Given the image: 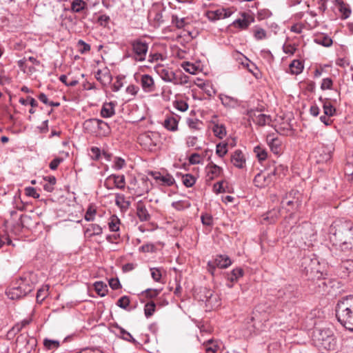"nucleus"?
<instances>
[{
    "instance_id": "2f4dec72",
    "label": "nucleus",
    "mask_w": 353,
    "mask_h": 353,
    "mask_svg": "<svg viewBox=\"0 0 353 353\" xmlns=\"http://www.w3.org/2000/svg\"><path fill=\"white\" fill-rule=\"evenodd\" d=\"M253 121L257 125L263 126L265 125H269L272 119L270 116L259 112L257 115H255Z\"/></svg>"
},
{
    "instance_id": "0eeeda50",
    "label": "nucleus",
    "mask_w": 353,
    "mask_h": 353,
    "mask_svg": "<svg viewBox=\"0 0 353 353\" xmlns=\"http://www.w3.org/2000/svg\"><path fill=\"white\" fill-rule=\"evenodd\" d=\"M303 265L309 279H319L322 276L320 263L317 259L306 257L303 260Z\"/></svg>"
},
{
    "instance_id": "b1692460",
    "label": "nucleus",
    "mask_w": 353,
    "mask_h": 353,
    "mask_svg": "<svg viewBox=\"0 0 353 353\" xmlns=\"http://www.w3.org/2000/svg\"><path fill=\"white\" fill-rule=\"evenodd\" d=\"M115 204L121 211L125 212L130 206V201L128 200L124 194L117 193L115 194Z\"/></svg>"
},
{
    "instance_id": "a19ab883",
    "label": "nucleus",
    "mask_w": 353,
    "mask_h": 353,
    "mask_svg": "<svg viewBox=\"0 0 353 353\" xmlns=\"http://www.w3.org/2000/svg\"><path fill=\"white\" fill-rule=\"evenodd\" d=\"M172 23L178 29L184 28L187 24L186 18H179L176 15L172 16Z\"/></svg>"
},
{
    "instance_id": "393cba45",
    "label": "nucleus",
    "mask_w": 353,
    "mask_h": 353,
    "mask_svg": "<svg viewBox=\"0 0 353 353\" xmlns=\"http://www.w3.org/2000/svg\"><path fill=\"white\" fill-rule=\"evenodd\" d=\"M179 119L173 116H168L163 121V126L169 131L176 132L178 130Z\"/></svg>"
},
{
    "instance_id": "4468645a",
    "label": "nucleus",
    "mask_w": 353,
    "mask_h": 353,
    "mask_svg": "<svg viewBox=\"0 0 353 353\" xmlns=\"http://www.w3.org/2000/svg\"><path fill=\"white\" fill-rule=\"evenodd\" d=\"M232 264L230 257L225 254L217 255L214 261H209L208 265L210 269H214L215 267L219 268H227Z\"/></svg>"
},
{
    "instance_id": "c9c22d12",
    "label": "nucleus",
    "mask_w": 353,
    "mask_h": 353,
    "mask_svg": "<svg viewBox=\"0 0 353 353\" xmlns=\"http://www.w3.org/2000/svg\"><path fill=\"white\" fill-rule=\"evenodd\" d=\"M212 130L214 136L219 139H223L226 135L225 128L222 124L214 123Z\"/></svg>"
},
{
    "instance_id": "dca6fc26",
    "label": "nucleus",
    "mask_w": 353,
    "mask_h": 353,
    "mask_svg": "<svg viewBox=\"0 0 353 353\" xmlns=\"http://www.w3.org/2000/svg\"><path fill=\"white\" fill-rule=\"evenodd\" d=\"M254 21V18L252 15L247 12H242L241 17L233 22V26L240 29H246Z\"/></svg>"
},
{
    "instance_id": "09e8293b",
    "label": "nucleus",
    "mask_w": 353,
    "mask_h": 353,
    "mask_svg": "<svg viewBox=\"0 0 353 353\" xmlns=\"http://www.w3.org/2000/svg\"><path fill=\"white\" fill-rule=\"evenodd\" d=\"M156 309V305L153 301H150L145 305L144 312L146 317L151 316Z\"/></svg>"
},
{
    "instance_id": "69168bd1",
    "label": "nucleus",
    "mask_w": 353,
    "mask_h": 353,
    "mask_svg": "<svg viewBox=\"0 0 353 353\" xmlns=\"http://www.w3.org/2000/svg\"><path fill=\"white\" fill-rule=\"evenodd\" d=\"M26 194L34 199L39 198V194L37 193L36 189L33 187H27L25 188Z\"/></svg>"
},
{
    "instance_id": "de8ad7c7",
    "label": "nucleus",
    "mask_w": 353,
    "mask_h": 353,
    "mask_svg": "<svg viewBox=\"0 0 353 353\" xmlns=\"http://www.w3.org/2000/svg\"><path fill=\"white\" fill-rule=\"evenodd\" d=\"M181 67L184 70L190 74H194L198 70V67L194 64L191 63L190 62L185 61L181 63Z\"/></svg>"
},
{
    "instance_id": "39448f33",
    "label": "nucleus",
    "mask_w": 353,
    "mask_h": 353,
    "mask_svg": "<svg viewBox=\"0 0 353 353\" xmlns=\"http://www.w3.org/2000/svg\"><path fill=\"white\" fill-rule=\"evenodd\" d=\"M140 145L149 151H156L161 145V136L156 132H147L138 137Z\"/></svg>"
},
{
    "instance_id": "9b49d317",
    "label": "nucleus",
    "mask_w": 353,
    "mask_h": 353,
    "mask_svg": "<svg viewBox=\"0 0 353 353\" xmlns=\"http://www.w3.org/2000/svg\"><path fill=\"white\" fill-rule=\"evenodd\" d=\"M203 294V299L201 300L205 303V305L210 310L218 308L221 305L219 296L212 290L204 288L201 292Z\"/></svg>"
},
{
    "instance_id": "79ce46f5",
    "label": "nucleus",
    "mask_w": 353,
    "mask_h": 353,
    "mask_svg": "<svg viewBox=\"0 0 353 353\" xmlns=\"http://www.w3.org/2000/svg\"><path fill=\"white\" fill-rule=\"evenodd\" d=\"M270 147L272 152L274 154H281L282 148L281 145V141L278 139H272L270 143Z\"/></svg>"
},
{
    "instance_id": "338daca9",
    "label": "nucleus",
    "mask_w": 353,
    "mask_h": 353,
    "mask_svg": "<svg viewBox=\"0 0 353 353\" xmlns=\"http://www.w3.org/2000/svg\"><path fill=\"white\" fill-rule=\"evenodd\" d=\"M317 43L325 47H329L332 44V40L328 37H323L316 39Z\"/></svg>"
},
{
    "instance_id": "7ed1b4c3",
    "label": "nucleus",
    "mask_w": 353,
    "mask_h": 353,
    "mask_svg": "<svg viewBox=\"0 0 353 353\" xmlns=\"http://www.w3.org/2000/svg\"><path fill=\"white\" fill-rule=\"evenodd\" d=\"M312 339L314 345L320 350H334L336 342L333 332L328 328L316 327L312 332Z\"/></svg>"
},
{
    "instance_id": "72a5a7b5",
    "label": "nucleus",
    "mask_w": 353,
    "mask_h": 353,
    "mask_svg": "<svg viewBox=\"0 0 353 353\" xmlns=\"http://www.w3.org/2000/svg\"><path fill=\"white\" fill-rule=\"evenodd\" d=\"M220 99L225 106L229 108H234L238 105V100L234 97L228 96L226 94H221L220 96Z\"/></svg>"
},
{
    "instance_id": "603ef678",
    "label": "nucleus",
    "mask_w": 353,
    "mask_h": 353,
    "mask_svg": "<svg viewBox=\"0 0 353 353\" xmlns=\"http://www.w3.org/2000/svg\"><path fill=\"white\" fill-rule=\"evenodd\" d=\"M96 209L92 206V205H90L85 212V219L87 221H93L94 219V216L96 214Z\"/></svg>"
},
{
    "instance_id": "f8f14e48",
    "label": "nucleus",
    "mask_w": 353,
    "mask_h": 353,
    "mask_svg": "<svg viewBox=\"0 0 353 353\" xmlns=\"http://www.w3.org/2000/svg\"><path fill=\"white\" fill-rule=\"evenodd\" d=\"M125 178L123 174H111L108 176L104 181V186L108 190H112L114 188L123 190L125 188Z\"/></svg>"
},
{
    "instance_id": "ddd939ff",
    "label": "nucleus",
    "mask_w": 353,
    "mask_h": 353,
    "mask_svg": "<svg viewBox=\"0 0 353 353\" xmlns=\"http://www.w3.org/2000/svg\"><path fill=\"white\" fill-rule=\"evenodd\" d=\"M149 174L155 180V182L161 185L171 186L175 180L174 177L170 174H161L159 172H150Z\"/></svg>"
},
{
    "instance_id": "f257e3e1",
    "label": "nucleus",
    "mask_w": 353,
    "mask_h": 353,
    "mask_svg": "<svg viewBox=\"0 0 353 353\" xmlns=\"http://www.w3.org/2000/svg\"><path fill=\"white\" fill-rule=\"evenodd\" d=\"M353 223L348 220L338 219L330 228L332 240L336 244H347L353 240Z\"/></svg>"
},
{
    "instance_id": "a18cd8bd",
    "label": "nucleus",
    "mask_w": 353,
    "mask_h": 353,
    "mask_svg": "<svg viewBox=\"0 0 353 353\" xmlns=\"http://www.w3.org/2000/svg\"><path fill=\"white\" fill-rule=\"evenodd\" d=\"M182 181L186 187L190 188L195 183L196 178L190 174H186L183 175Z\"/></svg>"
},
{
    "instance_id": "ea45409f",
    "label": "nucleus",
    "mask_w": 353,
    "mask_h": 353,
    "mask_svg": "<svg viewBox=\"0 0 353 353\" xmlns=\"http://www.w3.org/2000/svg\"><path fill=\"white\" fill-rule=\"evenodd\" d=\"M116 328L119 330V334L121 338L123 339L133 343L134 344L137 343V341L132 337V336L123 328L119 327V325L116 326Z\"/></svg>"
},
{
    "instance_id": "13d9d810",
    "label": "nucleus",
    "mask_w": 353,
    "mask_h": 353,
    "mask_svg": "<svg viewBox=\"0 0 353 353\" xmlns=\"http://www.w3.org/2000/svg\"><path fill=\"white\" fill-rule=\"evenodd\" d=\"M189 163L192 165L199 164L203 161V157L197 153H193L188 159Z\"/></svg>"
},
{
    "instance_id": "6ab92c4d",
    "label": "nucleus",
    "mask_w": 353,
    "mask_h": 353,
    "mask_svg": "<svg viewBox=\"0 0 353 353\" xmlns=\"http://www.w3.org/2000/svg\"><path fill=\"white\" fill-rule=\"evenodd\" d=\"M341 276L344 279L353 278V261H345L341 265Z\"/></svg>"
},
{
    "instance_id": "2eb2a0df",
    "label": "nucleus",
    "mask_w": 353,
    "mask_h": 353,
    "mask_svg": "<svg viewBox=\"0 0 353 353\" xmlns=\"http://www.w3.org/2000/svg\"><path fill=\"white\" fill-rule=\"evenodd\" d=\"M140 84L145 92L150 93L156 90V84L154 79L149 74H142L140 78Z\"/></svg>"
},
{
    "instance_id": "6e6552de",
    "label": "nucleus",
    "mask_w": 353,
    "mask_h": 353,
    "mask_svg": "<svg viewBox=\"0 0 353 353\" xmlns=\"http://www.w3.org/2000/svg\"><path fill=\"white\" fill-rule=\"evenodd\" d=\"M150 181L148 179L142 178L140 181L133 179L130 181L128 190L130 193L137 196H141L150 190Z\"/></svg>"
},
{
    "instance_id": "cd10ccee",
    "label": "nucleus",
    "mask_w": 353,
    "mask_h": 353,
    "mask_svg": "<svg viewBox=\"0 0 353 353\" xmlns=\"http://www.w3.org/2000/svg\"><path fill=\"white\" fill-rule=\"evenodd\" d=\"M6 294L10 299L15 300L26 296L21 289L15 284L13 287L10 288L7 292Z\"/></svg>"
},
{
    "instance_id": "0e129e2a",
    "label": "nucleus",
    "mask_w": 353,
    "mask_h": 353,
    "mask_svg": "<svg viewBox=\"0 0 353 353\" xmlns=\"http://www.w3.org/2000/svg\"><path fill=\"white\" fill-rule=\"evenodd\" d=\"M89 155L92 159L98 160L101 157V150L97 147H92Z\"/></svg>"
},
{
    "instance_id": "20e7f679",
    "label": "nucleus",
    "mask_w": 353,
    "mask_h": 353,
    "mask_svg": "<svg viewBox=\"0 0 353 353\" xmlns=\"http://www.w3.org/2000/svg\"><path fill=\"white\" fill-rule=\"evenodd\" d=\"M154 69L161 79L165 82H170L174 85H185L188 83L189 77L181 71L174 72L160 64L155 65Z\"/></svg>"
},
{
    "instance_id": "4be33fe9",
    "label": "nucleus",
    "mask_w": 353,
    "mask_h": 353,
    "mask_svg": "<svg viewBox=\"0 0 353 353\" xmlns=\"http://www.w3.org/2000/svg\"><path fill=\"white\" fill-rule=\"evenodd\" d=\"M115 103L105 102L103 104L101 110V116L103 118H110L115 114Z\"/></svg>"
},
{
    "instance_id": "9d476101",
    "label": "nucleus",
    "mask_w": 353,
    "mask_h": 353,
    "mask_svg": "<svg viewBox=\"0 0 353 353\" xmlns=\"http://www.w3.org/2000/svg\"><path fill=\"white\" fill-rule=\"evenodd\" d=\"M164 8L159 4L153 5L148 14L149 22L154 27H159L163 23V11Z\"/></svg>"
},
{
    "instance_id": "774afa93",
    "label": "nucleus",
    "mask_w": 353,
    "mask_h": 353,
    "mask_svg": "<svg viewBox=\"0 0 353 353\" xmlns=\"http://www.w3.org/2000/svg\"><path fill=\"white\" fill-rule=\"evenodd\" d=\"M332 85V81L330 78L323 79L321 85L322 90L331 89Z\"/></svg>"
},
{
    "instance_id": "1a4fd4ad",
    "label": "nucleus",
    "mask_w": 353,
    "mask_h": 353,
    "mask_svg": "<svg viewBox=\"0 0 353 353\" xmlns=\"http://www.w3.org/2000/svg\"><path fill=\"white\" fill-rule=\"evenodd\" d=\"M133 52V59L137 61H143L148 50V43L138 39L131 42Z\"/></svg>"
},
{
    "instance_id": "473e14b6",
    "label": "nucleus",
    "mask_w": 353,
    "mask_h": 353,
    "mask_svg": "<svg viewBox=\"0 0 353 353\" xmlns=\"http://www.w3.org/2000/svg\"><path fill=\"white\" fill-rule=\"evenodd\" d=\"M108 224L111 232H117L119 231L121 221L116 215H112L110 217Z\"/></svg>"
},
{
    "instance_id": "8fccbe9b",
    "label": "nucleus",
    "mask_w": 353,
    "mask_h": 353,
    "mask_svg": "<svg viewBox=\"0 0 353 353\" xmlns=\"http://www.w3.org/2000/svg\"><path fill=\"white\" fill-rule=\"evenodd\" d=\"M172 205L177 210H182L190 207V203H189L188 201H178L173 202Z\"/></svg>"
},
{
    "instance_id": "6e6d98bb",
    "label": "nucleus",
    "mask_w": 353,
    "mask_h": 353,
    "mask_svg": "<svg viewBox=\"0 0 353 353\" xmlns=\"http://www.w3.org/2000/svg\"><path fill=\"white\" fill-rule=\"evenodd\" d=\"M48 286L43 287L39 289L37 294V300L38 301H42L48 296Z\"/></svg>"
},
{
    "instance_id": "a878e982",
    "label": "nucleus",
    "mask_w": 353,
    "mask_h": 353,
    "mask_svg": "<svg viewBox=\"0 0 353 353\" xmlns=\"http://www.w3.org/2000/svg\"><path fill=\"white\" fill-rule=\"evenodd\" d=\"M95 77L103 85L109 83L112 79L110 73L107 68L99 70L95 74Z\"/></svg>"
},
{
    "instance_id": "49530a36",
    "label": "nucleus",
    "mask_w": 353,
    "mask_h": 353,
    "mask_svg": "<svg viewBox=\"0 0 353 353\" xmlns=\"http://www.w3.org/2000/svg\"><path fill=\"white\" fill-rule=\"evenodd\" d=\"M188 127L194 130H199L201 128L202 122L197 119L188 118L186 121Z\"/></svg>"
},
{
    "instance_id": "423d86ee",
    "label": "nucleus",
    "mask_w": 353,
    "mask_h": 353,
    "mask_svg": "<svg viewBox=\"0 0 353 353\" xmlns=\"http://www.w3.org/2000/svg\"><path fill=\"white\" fill-rule=\"evenodd\" d=\"M37 281V276L34 273L26 272L23 274L14 284L27 295L33 290Z\"/></svg>"
},
{
    "instance_id": "4d7b16f0",
    "label": "nucleus",
    "mask_w": 353,
    "mask_h": 353,
    "mask_svg": "<svg viewBox=\"0 0 353 353\" xmlns=\"http://www.w3.org/2000/svg\"><path fill=\"white\" fill-rule=\"evenodd\" d=\"M324 114L327 117H332L335 114V108L330 103H325L323 105Z\"/></svg>"
},
{
    "instance_id": "412c9836",
    "label": "nucleus",
    "mask_w": 353,
    "mask_h": 353,
    "mask_svg": "<svg viewBox=\"0 0 353 353\" xmlns=\"http://www.w3.org/2000/svg\"><path fill=\"white\" fill-rule=\"evenodd\" d=\"M231 162L235 167L243 168L245 165V158L243 152L239 150H236L231 156Z\"/></svg>"
},
{
    "instance_id": "c85d7f7f",
    "label": "nucleus",
    "mask_w": 353,
    "mask_h": 353,
    "mask_svg": "<svg viewBox=\"0 0 353 353\" xmlns=\"http://www.w3.org/2000/svg\"><path fill=\"white\" fill-rule=\"evenodd\" d=\"M288 68L291 74L297 75L302 72L304 66L301 61L294 59L288 65Z\"/></svg>"
},
{
    "instance_id": "f3484780",
    "label": "nucleus",
    "mask_w": 353,
    "mask_h": 353,
    "mask_svg": "<svg viewBox=\"0 0 353 353\" xmlns=\"http://www.w3.org/2000/svg\"><path fill=\"white\" fill-rule=\"evenodd\" d=\"M205 172L206 181H211L221 174L223 169L221 167L211 163L206 166Z\"/></svg>"
},
{
    "instance_id": "e433bc0d",
    "label": "nucleus",
    "mask_w": 353,
    "mask_h": 353,
    "mask_svg": "<svg viewBox=\"0 0 353 353\" xmlns=\"http://www.w3.org/2000/svg\"><path fill=\"white\" fill-rule=\"evenodd\" d=\"M299 232L304 235L305 239H310V241H312V239L314 238V231L310 224L306 223L303 225L300 228Z\"/></svg>"
},
{
    "instance_id": "f03ea898",
    "label": "nucleus",
    "mask_w": 353,
    "mask_h": 353,
    "mask_svg": "<svg viewBox=\"0 0 353 353\" xmlns=\"http://www.w3.org/2000/svg\"><path fill=\"white\" fill-rule=\"evenodd\" d=\"M336 316L343 326L353 332V295L343 297L338 301Z\"/></svg>"
},
{
    "instance_id": "e2e57ef3",
    "label": "nucleus",
    "mask_w": 353,
    "mask_h": 353,
    "mask_svg": "<svg viewBox=\"0 0 353 353\" xmlns=\"http://www.w3.org/2000/svg\"><path fill=\"white\" fill-rule=\"evenodd\" d=\"M152 278L157 282H160L161 279V272L160 269L157 268H150Z\"/></svg>"
},
{
    "instance_id": "bb28decb",
    "label": "nucleus",
    "mask_w": 353,
    "mask_h": 353,
    "mask_svg": "<svg viewBox=\"0 0 353 353\" xmlns=\"http://www.w3.org/2000/svg\"><path fill=\"white\" fill-rule=\"evenodd\" d=\"M103 232L102 228L98 225L92 223L90 224L85 231V235L89 238L93 236L101 235Z\"/></svg>"
},
{
    "instance_id": "4c0bfd02",
    "label": "nucleus",
    "mask_w": 353,
    "mask_h": 353,
    "mask_svg": "<svg viewBox=\"0 0 353 353\" xmlns=\"http://www.w3.org/2000/svg\"><path fill=\"white\" fill-rule=\"evenodd\" d=\"M94 288L97 293L101 296H104L108 292L107 285L102 281L95 282Z\"/></svg>"
},
{
    "instance_id": "5fc2aeb1",
    "label": "nucleus",
    "mask_w": 353,
    "mask_h": 353,
    "mask_svg": "<svg viewBox=\"0 0 353 353\" xmlns=\"http://www.w3.org/2000/svg\"><path fill=\"white\" fill-rule=\"evenodd\" d=\"M339 11L342 14L343 18L347 19L349 17L351 10L344 2L340 3Z\"/></svg>"
},
{
    "instance_id": "a211bd4d",
    "label": "nucleus",
    "mask_w": 353,
    "mask_h": 353,
    "mask_svg": "<svg viewBox=\"0 0 353 353\" xmlns=\"http://www.w3.org/2000/svg\"><path fill=\"white\" fill-rule=\"evenodd\" d=\"M272 181L271 176L265 172L257 174L254 179V185L260 188L268 186Z\"/></svg>"
},
{
    "instance_id": "c03bdc74",
    "label": "nucleus",
    "mask_w": 353,
    "mask_h": 353,
    "mask_svg": "<svg viewBox=\"0 0 353 353\" xmlns=\"http://www.w3.org/2000/svg\"><path fill=\"white\" fill-rule=\"evenodd\" d=\"M228 152V143L225 142L219 143L216 145V153L220 157H224Z\"/></svg>"
},
{
    "instance_id": "5701e85b",
    "label": "nucleus",
    "mask_w": 353,
    "mask_h": 353,
    "mask_svg": "<svg viewBox=\"0 0 353 353\" xmlns=\"http://www.w3.org/2000/svg\"><path fill=\"white\" fill-rule=\"evenodd\" d=\"M137 215L141 221H148L150 219V215L145 205L141 201L137 203Z\"/></svg>"
},
{
    "instance_id": "58836bf2",
    "label": "nucleus",
    "mask_w": 353,
    "mask_h": 353,
    "mask_svg": "<svg viewBox=\"0 0 353 353\" xmlns=\"http://www.w3.org/2000/svg\"><path fill=\"white\" fill-rule=\"evenodd\" d=\"M254 152L259 161L265 160L268 157L266 150L261 145H257L254 148Z\"/></svg>"
},
{
    "instance_id": "aec40b11",
    "label": "nucleus",
    "mask_w": 353,
    "mask_h": 353,
    "mask_svg": "<svg viewBox=\"0 0 353 353\" xmlns=\"http://www.w3.org/2000/svg\"><path fill=\"white\" fill-rule=\"evenodd\" d=\"M230 13L225 9H218L216 10H210L206 12L207 18L210 21H216L220 19L228 17Z\"/></svg>"
},
{
    "instance_id": "7c9ffc66",
    "label": "nucleus",
    "mask_w": 353,
    "mask_h": 353,
    "mask_svg": "<svg viewBox=\"0 0 353 353\" xmlns=\"http://www.w3.org/2000/svg\"><path fill=\"white\" fill-rule=\"evenodd\" d=\"M203 347L206 353H216L219 349V343L212 339L205 341L203 343Z\"/></svg>"
},
{
    "instance_id": "f704fd0d",
    "label": "nucleus",
    "mask_w": 353,
    "mask_h": 353,
    "mask_svg": "<svg viewBox=\"0 0 353 353\" xmlns=\"http://www.w3.org/2000/svg\"><path fill=\"white\" fill-rule=\"evenodd\" d=\"M87 6V3L83 0H73L71 3V11L72 12H80Z\"/></svg>"
},
{
    "instance_id": "680f3d73",
    "label": "nucleus",
    "mask_w": 353,
    "mask_h": 353,
    "mask_svg": "<svg viewBox=\"0 0 353 353\" xmlns=\"http://www.w3.org/2000/svg\"><path fill=\"white\" fill-rule=\"evenodd\" d=\"M130 304V299L127 296H121L118 301L117 305L123 309H126Z\"/></svg>"
},
{
    "instance_id": "052dcab7",
    "label": "nucleus",
    "mask_w": 353,
    "mask_h": 353,
    "mask_svg": "<svg viewBox=\"0 0 353 353\" xmlns=\"http://www.w3.org/2000/svg\"><path fill=\"white\" fill-rule=\"evenodd\" d=\"M254 35L257 40L264 39L266 37V32L263 28H256L254 31Z\"/></svg>"
},
{
    "instance_id": "c756f323",
    "label": "nucleus",
    "mask_w": 353,
    "mask_h": 353,
    "mask_svg": "<svg viewBox=\"0 0 353 353\" xmlns=\"http://www.w3.org/2000/svg\"><path fill=\"white\" fill-rule=\"evenodd\" d=\"M243 274V271L241 268L234 269L228 276V279L231 283H228V286L232 288L233 283L236 282L238 279Z\"/></svg>"
},
{
    "instance_id": "bf43d9fd",
    "label": "nucleus",
    "mask_w": 353,
    "mask_h": 353,
    "mask_svg": "<svg viewBox=\"0 0 353 353\" xmlns=\"http://www.w3.org/2000/svg\"><path fill=\"white\" fill-rule=\"evenodd\" d=\"M77 46L79 48V51L81 54H84L90 50V46L84 42L83 40H79L77 42Z\"/></svg>"
},
{
    "instance_id": "37998d69",
    "label": "nucleus",
    "mask_w": 353,
    "mask_h": 353,
    "mask_svg": "<svg viewBox=\"0 0 353 353\" xmlns=\"http://www.w3.org/2000/svg\"><path fill=\"white\" fill-rule=\"evenodd\" d=\"M173 106L180 112L188 110L189 105L188 103L182 99H176L173 102Z\"/></svg>"
},
{
    "instance_id": "864d4df0",
    "label": "nucleus",
    "mask_w": 353,
    "mask_h": 353,
    "mask_svg": "<svg viewBox=\"0 0 353 353\" xmlns=\"http://www.w3.org/2000/svg\"><path fill=\"white\" fill-rule=\"evenodd\" d=\"M43 345L47 349L52 350L59 347L60 343L59 341L45 339L43 341Z\"/></svg>"
},
{
    "instance_id": "3c124183",
    "label": "nucleus",
    "mask_w": 353,
    "mask_h": 353,
    "mask_svg": "<svg viewBox=\"0 0 353 353\" xmlns=\"http://www.w3.org/2000/svg\"><path fill=\"white\" fill-rule=\"evenodd\" d=\"M125 166V161L121 157H115L112 168L116 170H119Z\"/></svg>"
}]
</instances>
